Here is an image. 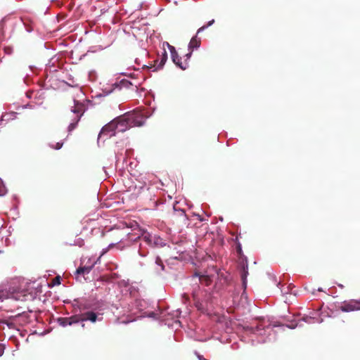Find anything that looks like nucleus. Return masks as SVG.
I'll return each instance as SVG.
<instances>
[{"mask_svg":"<svg viewBox=\"0 0 360 360\" xmlns=\"http://www.w3.org/2000/svg\"><path fill=\"white\" fill-rule=\"evenodd\" d=\"M200 291V288L198 285H197L196 287L193 288V290L192 292V296H193V300L195 301V306L197 307H198V305L200 304L199 299H198Z\"/></svg>","mask_w":360,"mask_h":360,"instance_id":"9d476101","label":"nucleus"},{"mask_svg":"<svg viewBox=\"0 0 360 360\" xmlns=\"http://www.w3.org/2000/svg\"><path fill=\"white\" fill-rule=\"evenodd\" d=\"M82 314H76L71 316L70 317H68L69 321H70V326H71L73 323H77L80 321H82Z\"/></svg>","mask_w":360,"mask_h":360,"instance_id":"4468645a","label":"nucleus"},{"mask_svg":"<svg viewBox=\"0 0 360 360\" xmlns=\"http://www.w3.org/2000/svg\"><path fill=\"white\" fill-rule=\"evenodd\" d=\"M124 115L131 127L142 126L147 118L145 113L141 110H134Z\"/></svg>","mask_w":360,"mask_h":360,"instance_id":"f257e3e1","label":"nucleus"},{"mask_svg":"<svg viewBox=\"0 0 360 360\" xmlns=\"http://www.w3.org/2000/svg\"><path fill=\"white\" fill-rule=\"evenodd\" d=\"M319 291H323V290L321 288H319L318 290Z\"/></svg>","mask_w":360,"mask_h":360,"instance_id":"72a5a7b5","label":"nucleus"},{"mask_svg":"<svg viewBox=\"0 0 360 360\" xmlns=\"http://www.w3.org/2000/svg\"><path fill=\"white\" fill-rule=\"evenodd\" d=\"M75 121L72 123H71L69 126H68V131L69 132H71L72 130H74L78 123V122H77V118H75Z\"/></svg>","mask_w":360,"mask_h":360,"instance_id":"aec40b11","label":"nucleus"},{"mask_svg":"<svg viewBox=\"0 0 360 360\" xmlns=\"http://www.w3.org/2000/svg\"><path fill=\"white\" fill-rule=\"evenodd\" d=\"M27 295L23 292H16L13 293L11 297L15 300L25 301L27 300Z\"/></svg>","mask_w":360,"mask_h":360,"instance_id":"9b49d317","label":"nucleus"},{"mask_svg":"<svg viewBox=\"0 0 360 360\" xmlns=\"http://www.w3.org/2000/svg\"><path fill=\"white\" fill-rule=\"evenodd\" d=\"M192 52H193V50H191V51H190L188 53H187V54L186 55V56L187 59H189V58H190V57H191V54H192Z\"/></svg>","mask_w":360,"mask_h":360,"instance_id":"c85d7f7f","label":"nucleus"},{"mask_svg":"<svg viewBox=\"0 0 360 360\" xmlns=\"http://www.w3.org/2000/svg\"><path fill=\"white\" fill-rule=\"evenodd\" d=\"M339 309L343 312L360 310V300H350L349 301H345L340 306Z\"/></svg>","mask_w":360,"mask_h":360,"instance_id":"f03ea898","label":"nucleus"},{"mask_svg":"<svg viewBox=\"0 0 360 360\" xmlns=\"http://www.w3.org/2000/svg\"><path fill=\"white\" fill-rule=\"evenodd\" d=\"M117 132H124L131 128L125 115L114 119Z\"/></svg>","mask_w":360,"mask_h":360,"instance_id":"20e7f679","label":"nucleus"},{"mask_svg":"<svg viewBox=\"0 0 360 360\" xmlns=\"http://www.w3.org/2000/svg\"><path fill=\"white\" fill-rule=\"evenodd\" d=\"M4 350V346L1 344H0V356H1L3 354Z\"/></svg>","mask_w":360,"mask_h":360,"instance_id":"cd10ccee","label":"nucleus"},{"mask_svg":"<svg viewBox=\"0 0 360 360\" xmlns=\"http://www.w3.org/2000/svg\"><path fill=\"white\" fill-rule=\"evenodd\" d=\"M199 281L200 283L204 284L206 286L210 285L212 283V278L207 275H202L199 277Z\"/></svg>","mask_w":360,"mask_h":360,"instance_id":"ddd939ff","label":"nucleus"},{"mask_svg":"<svg viewBox=\"0 0 360 360\" xmlns=\"http://www.w3.org/2000/svg\"><path fill=\"white\" fill-rule=\"evenodd\" d=\"M296 326H297V324H295V325H294V324H291V325L288 326V327H289L290 328H292V329L295 328Z\"/></svg>","mask_w":360,"mask_h":360,"instance_id":"7c9ffc66","label":"nucleus"},{"mask_svg":"<svg viewBox=\"0 0 360 360\" xmlns=\"http://www.w3.org/2000/svg\"><path fill=\"white\" fill-rule=\"evenodd\" d=\"M198 219H199L200 221H202V220H203V219H202V218H201L200 215H198Z\"/></svg>","mask_w":360,"mask_h":360,"instance_id":"473e14b6","label":"nucleus"},{"mask_svg":"<svg viewBox=\"0 0 360 360\" xmlns=\"http://www.w3.org/2000/svg\"><path fill=\"white\" fill-rule=\"evenodd\" d=\"M61 277L60 276H56L51 281V285H58L60 284Z\"/></svg>","mask_w":360,"mask_h":360,"instance_id":"6ab92c4d","label":"nucleus"},{"mask_svg":"<svg viewBox=\"0 0 360 360\" xmlns=\"http://www.w3.org/2000/svg\"><path fill=\"white\" fill-rule=\"evenodd\" d=\"M58 323L60 326L65 327L67 326H70V321L68 317H60L58 319Z\"/></svg>","mask_w":360,"mask_h":360,"instance_id":"dca6fc26","label":"nucleus"},{"mask_svg":"<svg viewBox=\"0 0 360 360\" xmlns=\"http://www.w3.org/2000/svg\"><path fill=\"white\" fill-rule=\"evenodd\" d=\"M167 53L165 51L164 54L162 56V58L160 60V62L157 68L154 69V70H157L158 69H160L162 68V66L165 65L166 60H167Z\"/></svg>","mask_w":360,"mask_h":360,"instance_id":"f3484780","label":"nucleus"},{"mask_svg":"<svg viewBox=\"0 0 360 360\" xmlns=\"http://www.w3.org/2000/svg\"><path fill=\"white\" fill-rule=\"evenodd\" d=\"M236 252L237 253L241 256L242 254H243V251H242V247H241V245L240 243H238L237 245H236Z\"/></svg>","mask_w":360,"mask_h":360,"instance_id":"5701e85b","label":"nucleus"},{"mask_svg":"<svg viewBox=\"0 0 360 360\" xmlns=\"http://www.w3.org/2000/svg\"><path fill=\"white\" fill-rule=\"evenodd\" d=\"M84 105L82 103H79L75 101V106L73 107L72 112H73L76 115L75 118H77V122H79V120H80L81 117L84 113Z\"/></svg>","mask_w":360,"mask_h":360,"instance_id":"423d86ee","label":"nucleus"},{"mask_svg":"<svg viewBox=\"0 0 360 360\" xmlns=\"http://www.w3.org/2000/svg\"><path fill=\"white\" fill-rule=\"evenodd\" d=\"M311 317H307V318L304 319V321L306 322H308V320H311Z\"/></svg>","mask_w":360,"mask_h":360,"instance_id":"2f4dec72","label":"nucleus"},{"mask_svg":"<svg viewBox=\"0 0 360 360\" xmlns=\"http://www.w3.org/2000/svg\"><path fill=\"white\" fill-rule=\"evenodd\" d=\"M17 114L18 113L15 112H10L6 113L2 115V120H4V118L6 117H7L6 120L14 119L15 117H16Z\"/></svg>","mask_w":360,"mask_h":360,"instance_id":"a211bd4d","label":"nucleus"},{"mask_svg":"<svg viewBox=\"0 0 360 360\" xmlns=\"http://www.w3.org/2000/svg\"><path fill=\"white\" fill-rule=\"evenodd\" d=\"M172 56L173 62L181 69L186 70L188 67V63L186 60L184 63L181 62V58H179L178 53L174 54Z\"/></svg>","mask_w":360,"mask_h":360,"instance_id":"1a4fd4ad","label":"nucleus"},{"mask_svg":"<svg viewBox=\"0 0 360 360\" xmlns=\"http://www.w3.org/2000/svg\"><path fill=\"white\" fill-rule=\"evenodd\" d=\"M6 22L5 20H1L0 22V30L1 31L2 35H4V27L6 26Z\"/></svg>","mask_w":360,"mask_h":360,"instance_id":"4be33fe9","label":"nucleus"},{"mask_svg":"<svg viewBox=\"0 0 360 360\" xmlns=\"http://www.w3.org/2000/svg\"><path fill=\"white\" fill-rule=\"evenodd\" d=\"M169 49L170 51L171 56L177 53V52L174 46L169 45Z\"/></svg>","mask_w":360,"mask_h":360,"instance_id":"a878e982","label":"nucleus"},{"mask_svg":"<svg viewBox=\"0 0 360 360\" xmlns=\"http://www.w3.org/2000/svg\"><path fill=\"white\" fill-rule=\"evenodd\" d=\"M155 264L157 266V268L155 269V271H157V273H160L161 271H163L164 269H165V266L163 264V262L161 260V259L159 257H156V259H155Z\"/></svg>","mask_w":360,"mask_h":360,"instance_id":"2eb2a0df","label":"nucleus"},{"mask_svg":"<svg viewBox=\"0 0 360 360\" xmlns=\"http://www.w3.org/2000/svg\"><path fill=\"white\" fill-rule=\"evenodd\" d=\"M91 269H92V266H79L77 269L76 274L84 276L85 274H88L91 271Z\"/></svg>","mask_w":360,"mask_h":360,"instance_id":"f8f14e48","label":"nucleus"},{"mask_svg":"<svg viewBox=\"0 0 360 360\" xmlns=\"http://www.w3.org/2000/svg\"><path fill=\"white\" fill-rule=\"evenodd\" d=\"M169 49L170 51L171 56L177 53V52L174 46L169 45Z\"/></svg>","mask_w":360,"mask_h":360,"instance_id":"bb28decb","label":"nucleus"},{"mask_svg":"<svg viewBox=\"0 0 360 360\" xmlns=\"http://www.w3.org/2000/svg\"><path fill=\"white\" fill-rule=\"evenodd\" d=\"M117 130L115 129V124L114 120H112L108 124H105L102 129L98 135V139H101L102 136H112L115 135Z\"/></svg>","mask_w":360,"mask_h":360,"instance_id":"39448f33","label":"nucleus"},{"mask_svg":"<svg viewBox=\"0 0 360 360\" xmlns=\"http://www.w3.org/2000/svg\"><path fill=\"white\" fill-rule=\"evenodd\" d=\"M63 145V142H57L54 145H51V147L53 149L59 150L62 148Z\"/></svg>","mask_w":360,"mask_h":360,"instance_id":"412c9836","label":"nucleus"},{"mask_svg":"<svg viewBox=\"0 0 360 360\" xmlns=\"http://www.w3.org/2000/svg\"><path fill=\"white\" fill-rule=\"evenodd\" d=\"M158 238L155 236H153L149 233H144L142 235V240L145 242L148 245L153 247L157 245Z\"/></svg>","mask_w":360,"mask_h":360,"instance_id":"0eeeda50","label":"nucleus"},{"mask_svg":"<svg viewBox=\"0 0 360 360\" xmlns=\"http://www.w3.org/2000/svg\"><path fill=\"white\" fill-rule=\"evenodd\" d=\"M13 48L11 47V46H7V47H5L4 48V52L6 53V54H11L13 53Z\"/></svg>","mask_w":360,"mask_h":360,"instance_id":"b1692460","label":"nucleus"},{"mask_svg":"<svg viewBox=\"0 0 360 360\" xmlns=\"http://www.w3.org/2000/svg\"><path fill=\"white\" fill-rule=\"evenodd\" d=\"M214 22V20H212L208 22V23L206 25H203L202 27H200L196 33V35L191 38L189 44H188V49L190 50H193L194 49H198L200 46L201 40L200 38L198 37V34L205 30L207 27L211 26Z\"/></svg>","mask_w":360,"mask_h":360,"instance_id":"7ed1b4c3","label":"nucleus"},{"mask_svg":"<svg viewBox=\"0 0 360 360\" xmlns=\"http://www.w3.org/2000/svg\"><path fill=\"white\" fill-rule=\"evenodd\" d=\"M183 297L185 299V300H188V295L186 293L183 295Z\"/></svg>","mask_w":360,"mask_h":360,"instance_id":"c756f323","label":"nucleus"},{"mask_svg":"<svg viewBox=\"0 0 360 360\" xmlns=\"http://www.w3.org/2000/svg\"><path fill=\"white\" fill-rule=\"evenodd\" d=\"M82 321H89L91 323H95L98 320V314L94 311H89L82 314Z\"/></svg>","mask_w":360,"mask_h":360,"instance_id":"6e6552de","label":"nucleus"},{"mask_svg":"<svg viewBox=\"0 0 360 360\" xmlns=\"http://www.w3.org/2000/svg\"><path fill=\"white\" fill-rule=\"evenodd\" d=\"M121 83H122V85L125 87H128L129 85H131V83L130 82H129L128 80H125V79L122 80Z\"/></svg>","mask_w":360,"mask_h":360,"instance_id":"393cba45","label":"nucleus"}]
</instances>
